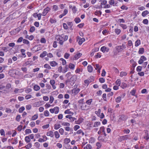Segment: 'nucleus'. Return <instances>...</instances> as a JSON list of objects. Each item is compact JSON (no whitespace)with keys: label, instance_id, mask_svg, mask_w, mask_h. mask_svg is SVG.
Returning a JSON list of instances; mask_svg holds the SVG:
<instances>
[{"label":"nucleus","instance_id":"nucleus-1","mask_svg":"<svg viewBox=\"0 0 149 149\" xmlns=\"http://www.w3.org/2000/svg\"><path fill=\"white\" fill-rule=\"evenodd\" d=\"M63 37L60 35H56L55 37V39H56L57 41H59V43L61 45H62L63 44L64 41L61 38H63Z\"/></svg>","mask_w":149,"mask_h":149},{"label":"nucleus","instance_id":"nucleus-2","mask_svg":"<svg viewBox=\"0 0 149 149\" xmlns=\"http://www.w3.org/2000/svg\"><path fill=\"white\" fill-rule=\"evenodd\" d=\"M49 111L51 113H55L56 114L58 113L59 111V108L58 107H56L53 109H49Z\"/></svg>","mask_w":149,"mask_h":149},{"label":"nucleus","instance_id":"nucleus-3","mask_svg":"<svg viewBox=\"0 0 149 149\" xmlns=\"http://www.w3.org/2000/svg\"><path fill=\"white\" fill-rule=\"evenodd\" d=\"M0 92L6 93H8V92L6 89L5 86L0 84Z\"/></svg>","mask_w":149,"mask_h":149},{"label":"nucleus","instance_id":"nucleus-4","mask_svg":"<svg viewBox=\"0 0 149 149\" xmlns=\"http://www.w3.org/2000/svg\"><path fill=\"white\" fill-rule=\"evenodd\" d=\"M77 41L78 42V44L80 45H81L85 41V39L84 38H81L79 36H77Z\"/></svg>","mask_w":149,"mask_h":149},{"label":"nucleus","instance_id":"nucleus-5","mask_svg":"<svg viewBox=\"0 0 149 149\" xmlns=\"http://www.w3.org/2000/svg\"><path fill=\"white\" fill-rule=\"evenodd\" d=\"M80 106L82 110H87L88 109V107L86 105L85 102H84L83 104H81V105Z\"/></svg>","mask_w":149,"mask_h":149},{"label":"nucleus","instance_id":"nucleus-6","mask_svg":"<svg viewBox=\"0 0 149 149\" xmlns=\"http://www.w3.org/2000/svg\"><path fill=\"white\" fill-rule=\"evenodd\" d=\"M128 117L124 115H122L119 116V121H124L127 119Z\"/></svg>","mask_w":149,"mask_h":149},{"label":"nucleus","instance_id":"nucleus-7","mask_svg":"<svg viewBox=\"0 0 149 149\" xmlns=\"http://www.w3.org/2000/svg\"><path fill=\"white\" fill-rule=\"evenodd\" d=\"M147 60V58L146 57L144 56H141L139 60L138 61V63L140 64H141L144 61H146Z\"/></svg>","mask_w":149,"mask_h":149},{"label":"nucleus","instance_id":"nucleus-8","mask_svg":"<svg viewBox=\"0 0 149 149\" xmlns=\"http://www.w3.org/2000/svg\"><path fill=\"white\" fill-rule=\"evenodd\" d=\"M50 10V8L49 7H46L44 10L42 14V15L43 16H45Z\"/></svg>","mask_w":149,"mask_h":149},{"label":"nucleus","instance_id":"nucleus-9","mask_svg":"<svg viewBox=\"0 0 149 149\" xmlns=\"http://www.w3.org/2000/svg\"><path fill=\"white\" fill-rule=\"evenodd\" d=\"M80 90V89L78 88L73 89L72 90V94H74V95H76L79 93Z\"/></svg>","mask_w":149,"mask_h":149},{"label":"nucleus","instance_id":"nucleus-10","mask_svg":"<svg viewBox=\"0 0 149 149\" xmlns=\"http://www.w3.org/2000/svg\"><path fill=\"white\" fill-rule=\"evenodd\" d=\"M50 83L52 86V87L54 89H55L56 88V86L54 85L55 84V81L54 80H51L50 81Z\"/></svg>","mask_w":149,"mask_h":149},{"label":"nucleus","instance_id":"nucleus-11","mask_svg":"<svg viewBox=\"0 0 149 149\" xmlns=\"http://www.w3.org/2000/svg\"><path fill=\"white\" fill-rule=\"evenodd\" d=\"M84 120V119L82 118H79L78 120L77 121H75V123L77 124H80Z\"/></svg>","mask_w":149,"mask_h":149},{"label":"nucleus","instance_id":"nucleus-12","mask_svg":"<svg viewBox=\"0 0 149 149\" xmlns=\"http://www.w3.org/2000/svg\"><path fill=\"white\" fill-rule=\"evenodd\" d=\"M82 55V54L81 53H78L76 54L73 58L74 60H76L79 58Z\"/></svg>","mask_w":149,"mask_h":149},{"label":"nucleus","instance_id":"nucleus-13","mask_svg":"<svg viewBox=\"0 0 149 149\" xmlns=\"http://www.w3.org/2000/svg\"><path fill=\"white\" fill-rule=\"evenodd\" d=\"M49 64L51 66L53 67H54L58 65L57 63L54 61L50 62Z\"/></svg>","mask_w":149,"mask_h":149},{"label":"nucleus","instance_id":"nucleus-14","mask_svg":"<svg viewBox=\"0 0 149 149\" xmlns=\"http://www.w3.org/2000/svg\"><path fill=\"white\" fill-rule=\"evenodd\" d=\"M47 135L48 136H50L51 137H52L54 136V133L52 131H49L47 133Z\"/></svg>","mask_w":149,"mask_h":149},{"label":"nucleus","instance_id":"nucleus-15","mask_svg":"<svg viewBox=\"0 0 149 149\" xmlns=\"http://www.w3.org/2000/svg\"><path fill=\"white\" fill-rule=\"evenodd\" d=\"M149 14V12L148 10H146L143 11L141 15L143 17H144Z\"/></svg>","mask_w":149,"mask_h":149},{"label":"nucleus","instance_id":"nucleus-16","mask_svg":"<svg viewBox=\"0 0 149 149\" xmlns=\"http://www.w3.org/2000/svg\"><path fill=\"white\" fill-rule=\"evenodd\" d=\"M100 130H101L102 132L103 133L104 135L105 136H106V134L105 132V128L104 127V126L101 127L100 128Z\"/></svg>","mask_w":149,"mask_h":149},{"label":"nucleus","instance_id":"nucleus-17","mask_svg":"<svg viewBox=\"0 0 149 149\" xmlns=\"http://www.w3.org/2000/svg\"><path fill=\"white\" fill-rule=\"evenodd\" d=\"M114 31L117 35H118L120 33L121 31L120 29L117 28L115 29Z\"/></svg>","mask_w":149,"mask_h":149},{"label":"nucleus","instance_id":"nucleus-18","mask_svg":"<svg viewBox=\"0 0 149 149\" xmlns=\"http://www.w3.org/2000/svg\"><path fill=\"white\" fill-rule=\"evenodd\" d=\"M88 71L89 72H91L93 70V68L91 65H89L87 67Z\"/></svg>","mask_w":149,"mask_h":149},{"label":"nucleus","instance_id":"nucleus-19","mask_svg":"<svg viewBox=\"0 0 149 149\" xmlns=\"http://www.w3.org/2000/svg\"><path fill=\"white\" fill-rule=\"evenodd\" d=\"M40 102H37L34 103V105L35 107H39L41 105Z\"/></svg>","mask_w":149,"mask_h":149},{"label":"nucleus","instance_id":"nucleus-20","mask_svg":"<svg viewBox=\"0 0 149 149\" xmlns=\"http://www.w3.org/2000/svg\"><path fill=\"white\" fill-rule=\"evenodd\" d=\"M22 92V89H19L18 88H15L14 91L15 93L17 94L19 93H21Z\"/></svg>","mask_w":149,"mask_h":149},{"label":"nucleus","instance_id":"nucleus-21","mask_svg":"<svg viewBox=\"0 0 149 149\" xmlns=\"http://www.w3.org/2000/svg\"><path fill=\"white\" fill-rule=\"evenodd\" d=\"M47 54V52L46 51H43L42 53L40 54V56L41 58H43Z\"/></svg>","mask_w":149,"mask_h":149},{"label":"nucleus","instance_id":"nucleus-22","mask_svg":"<svg viewBox=\"0 0 149 149\" xmlns=\"http://www.w3.org/2000/svg\"><path fill=\"white\" fill-rule=\"evenodd\" d=\"M95 68V70H98L99 69H101V66L99 65L98 64H96L94 65Z\"/></svg>","mask_w":149,"mask_h":149},{"label":"nucleus","instance_id":"nucleus-23","mask_svg":"<svg viewBox=\"0 0 149 149\" xmlns=\"http://www.w3.org/2000/svg\"><path fill=\"white\" fill-rule=\"evenodd\" d=\"M69 68L72 70H74L75 67V65L72 63H70L68 65Z\"/></svg>","mask_w":149,"mask_h":149},{"label":"nucleus","instance_id":"nucleus-24","mask_svg":"<svg viewBox=\"0 0 149 149\" xmlns=\"http://www.w3.org/2000/svg\"><path fill=\"white\" fill-rule=\"evenodd\" d=\"M127 74V73L125 72H120V76L121 77H122L124 76H126Z\"/></svg>","mask_w":149,"mask_h":149},{"label":"nucleus","instance_id":"nucleus-25","mask_svg":"<svg viewBox=\"0 0 149 149\" xmlns=\"http://www.w3.org/2000/svg\"><path fill=\"white\" fill-rule=\"evenodd\" d=\"M40 87L37 85H35L33 87L34 90L36 91H37L40 90Z\"/></svg>","mask_w":149,"mask_h":149},{"label":"nucleus","instance_id":"nucleus-26","mask_svg":"<svg viewBox=\"0 0 149 149\" xmlns=\"http://www.w3.org/2000/svg\"><path fill=\"white\" fill-rule=\"evenodd\" d=\"M119 26L120 27H122V29H126L127 28V26L125 24H119Z\"/></svg>","mask_w":149,"mask_h":149},{"label":"nucleus","instance_id":"nucleus-27","mask_svg":"<svg viewBox=\"0 0 149 149\" xmlns=\"http://www.w3.org/2000/svg\"><path fill=\"white\" fill-rule=\"evenodd\" d=\"M25 140L27 143L31 141V139L29 136H26L25 138Z\"/></svg>","mask_w":149,"mask_h":149},{"label":"nucleus","instance_id":"nucleus-28","mask_svg":"<svg viewBox=\"0 0 149 149\" xmlns=\"http://www.w3.org/2000/svg\"><path fill=\"white\" fill-rule=\"evenodd\" d=\"M55 137L56 139H58L60 137V134L57 131H55L54 132Z\"/></svg>","mask_w":149,"mask_h":149},{"label":"nucleus","instance_id":"nucleus-29","mask_svg":"<svg viewBox=\"0 0 149 149\" xmlns=\"http://www.w3.org/2000/svg\"><path fill=\"white\" fill-rule=\"evenodd\" d=\"M64 113L65 114H71L72 115H73L74 114V113L70 111V110H66L64 111Z\"/></svg>","mask_w":149,"mask_h":149},{"label":"nucleus","instance_id":"nucleus-30","mask_svg":"<svg viewBox=\"0 0 149 149\" xmlns=\"http://www.w3.org/2000/svg\"><path fill=\"white\" fill-rule=\"evenodd\" d=\"M38 114H36L33 115L31 118V120H36L37 118H38Z\"/></svg>","mask_w":149,"mask_h":149},{"label":"nucleus","instance_id":"nucleus-31","mask_svg":"<svg viewBox=\"0 0 149 149\" xmlns=\"http://www.w3.org/2000/svg\"><path fill=\"white\" fill-rule=\"evenodd\" d=\"M92 148V146L90 144H87L86 147L84 148V149H91Z\"/></svg>","mask_w":149,"mask_h":149},{"label":"nucleus","instance_id":"nucleus-32","mask_svg":"<svg viewBox=\"0 0 149 149\" xmlns=\"http://www.w3.org/2000/svg\"><path fill=\"white\" fill-rule=\"evenodd\" d=\"M141 44V41L139 40H137L135 43V46L136 47H137L139 46Z\"/></svg>","mask_w":149,"mask_h":149},{"label":"nucleus","instance_id":"nucleus-33","mask_svg":"<svg viewBox=\"0 0 149 149\" xmlns=\"http://www.w3.org/2000/svg\"><path fill=\"white\" fill-rule=\"evenodd\" d=\"M102 12L100 10L96 11L95 13V14L96 15L100 16L102 14Z\"/></svg>","mask_w":149,"mask_h":149},{"label":"nucleus","instance_id":"nucleus-34","mask_svg":"<svg viewBox=\"0 0 149 149\" xmlns=\"http://www.w3.org/2000/svg\"><path fill=\"white\" fill-rule=\"evenodd\" d=\"M60 124H55L54 126V128L55 130H58L61 127Z\"/></svg>","mask_w":149,"mask_h":149},{"label":"nucleus","instance_id":"nucleus-35","mask_svg":"<svg viewBox=\"0 0 149 149\" xmlns=\"http://www.w3.org/2000/svg\"><path fill=\"white\" fill-rule=\"evenodd\" d=\"M70 140L69 139L66 138L64 140V143L66 144H68L70 142Z\"/></svg>","mask_w":149,"mask_h":149},{"label":"nucleus","instance_id":"nucleus-36","mask_svg":"<svg viewBox=\"0 0 149 149\" xmlns=\"http://www.w3.org/2000/svg\"><path fill=\"white\" fill-rule=\"evenodd\" d=\"M144 52V49L143 48H140L139 49L138 52L139 54H142Z\"/></svg>","mask_w":149,"mask_h":149},{"label":"nucleus","instance_id":"nucleus-37","mask_svg":"<svg viewBox=\"0 0 149 149\" xmlns=\"http://www.w3.org/2000/svg\"><path fill=\"white\" fill-rule=\"evenodd\" d=\"M121 136L122 137L123 140H127V139H128V138L129 136V135H127Z\"/></svg>","mask_w":149,"mask_h":149},{"label":"nucleus","instance_id":"nucleus-38","mask_svg":"<svg viewBox=\"0 0 149 149\" xmlns=\"http://www.w3.org/2000/svg\"><path fill=\"white\" fill-rule=\"evenodd\" d=\"M44 68H47L48 70H49L51 69V67L47 63H46L44 65Z\"/></svg>","mask_w":149,"mask_h":149},{"label":"nucleus","instance_id":"nucleus-39","mask_svg":"<svg viewBox=\"0 0 149 149\" xmlns=\"http://www.w3.org/2000/svg\"><path fill=\"white\" fill-rule=\"evenodd\" d=\"M21 52L22 53V54L24 57H25L26 55H25L24 52L25 51V50L24 49H22L20 50Z\"/></svg>","mask_w":149,"mask_h":149},{"label":"nucleus","instance_id":"nucleus-40","mask_svg":"<svg viewBox=\"0 0 149 149\" xmlns=\"http://www.w3.org/2000/svg\"><path fill=\"white\" fill-rule=\"evenodd\" d=\"M35 30V28L34 26H32L31 27L30 30L29 32L31 33H32Z\"/></svg>","mask_w":149,"mask_h":149},{"label":"nucleus","instance_id":"nucleus-41","mask_svg":"<svg viewBox=\"0 0 149 149\" xmlns=\"http://www.w3.org/2000/svg\"><path fill=\"white\" fill-rule=\"evenodd\" d=\"M123 89H124L127 86V84L126 83L124 82H123L121 84V86H120Z\"/></svg>","mask_w":149,"mask_h":149},{"label":"nucleus","instance_id":"nucleus-42","mask_svg":"<svg viewBox=\"0 0 149 149\" xmlns=\"http://www.w3.org/2000/svg\"><path fill=\"white\" fill-rule=\"evenodd\" d=\"M92 99H90L87 100L86 101V103L88 105H90L91 104V103L92 102Z\"/></svg>","mask_w":149,"mask_h":149},{"label":"nucleus","instance_id":"nucleus-43","mask_svg":"<svg viewBox=\"0 0 149 149\" xmlns=\"http://www.w3.org/2000/svg\"><path fill=\"white\" fill-rule=\"evenodd\" d=\"M121 83V81L120 79H118L116 81V84L118 86H120Z\"/></svg>","mask_w":149,"mask_h":149},{"label":"nucleus","instance_id":"nucleus-44","mask_svg":"<svg viewBox=\"0 0 149 149\" xmlns=\"http://www.w3.org/2000/svg\"><path fill=\"white\" fill-rule=\"evenodd\" d=\"M117 51L118 52H121L123 50L121 46H118L117 48Z\"/></svg>","mask_w":149,"mask_h":149},{"label":"nucleus","instance_id":"nucleus-45","mask_svg":"<svg viewBox=\"0 0 149 149\" xmlns=\"http://www.w3.org/2000/svg\"><path fill=\"white\" fill-rule=\"evenodd\" d=\"M44 115L45 116H48L49 115V112L47 110H46L44 111Z\"/></svg>","mask_w":149,"mask_h":149},{"label":"nucleus","instance_id":"nucleus-46","mask_svg":"<svg viewBox=\"0 0 149 149\" xmlns=\"http://www.w3.org/2000/svg\"><path fill=\"white\" fill-rule=\"evenodd\" d=\"M32 147V144L31 143H29L25 146V148L27 149H29Z\"/></svg>","mask_w":149,"mask_h":149},{"label":"nucleus","instance_id":"nucleus-47","mask_svg":"<svg viewBox=\"0 0 149 149\" xmlns=\"http://www.w3.org/2000/svg\"><path fill=\"white\" fill-rule=\"evenodd\" d=\"M74 21L75 22V23H79L81 21V20L79 18V17H77L75 18L74 19Z\"/></svg>","mask_w":149,"mask_h":149},{"label":"nucleus","instance_id":"nucleus-48","mask_svg":"<svg viewBox=\"0 0 149 149\" xmlns=\"http://www.w3.org/2000/svg\"><path fill=\"white\" fill-rule=\"evenodd\" d=\"M121 100V97L120 96H119L116 98L115 101L117 103L120 102Z\"/></svg>","mask_w":149,"mask_h":149},{"label":"nucleus","instance_id":"nucleus-49","mask_svg":"<svg viewBox=\"0 0 149 149\" xmlns=\"http://www.w3.org/2000/svg\"><path fill=\"white\" fill-rule=\"evenodd\" d=\"M100 125V123L99 122H95L94 123L93 127H95L98 126Z\"/></svg>","mask_w":149,"mask_h":149},{"label":"nucleus","instance_id":"nucleus-50","mask_svg":"<svg viewBox=\"0 0 149 149\" xmlns=\"http://www.w3.org/2000/svg\"><path fill=\"white\" fill-rule=\"evenodd\" d=\"M144 138L145 139L147 140L149 139V137L148 136V134L147 132H146L144 136Z\"/></svg>","mask_w":149,"mask_h":149},{"label":"nucleus","instance_id":"nucleus-51","mask_svg":"<svg viewBox=\"0 0 149 149\" xmlns=\"http://www.w3.org/2000/svg\"><path fill=\"white\" fill-rule=\"evenodd\" d=\"M109 3L110 5L114 6V4L115 3L114 0H110L109 1Z\"/></svg>","mask_w":149,"mask_h":149},{"label":"nucleus","instance_id":"nucleus-52","mask_svg":"<svg viewBox=\"0 0 149 149\" xmlns=\"http://www.w3.org/2000/svg\"><path fill=\"white\" fill-rule=\"evenodd\" d=\"M117 22L120 23H125V21L124 19H118Z\"/></svg>","mask_w":149,"mask_h":149},{"label":"nucleus","instance_id":"nucleus-53","mask_svg":"<svg viewBox=\"0 0 149 149\" xmlns=\"http://www.w3.org/2000/svg\"><path fill=\"white\" fill-rule=\"evenodd\" d=\"M107 49V47L104 46H103L101 48V50L103 52H104L105 51H106V49Z\"/></svg>","mask_w":149,"mask_h":149},{"label":"nucleus","instance_id":"nucleus-54","mask_svg":"<svg viewBox=\"0 0 149 149\" xmlns=\"http://www.w3.org/2000/svg\"><path fill=\"white\" fill-rule=\"evenodd\" d=\"M68 66L66 65L65 67V68H64L62 72L63 73H65L68 71Z\"/></svg>","mask_w":149,"mask_h":149},{"label":"nucleus","instance_id":"nucleus-55","mask_svg":"<svg viewBox=\"0 0 149 149\" xmlns=\"http://www.w3.org/2000/svg\"><path fill=\"white\" fill-rule=\"evenodd\" d=\"M54 97L52 96H50L49 98V102L50 104H52L54 101Z\"/></svg>","mask_w":149,"mask_h":149},{"label":"nucleus","instance_id":"nucleus-56","mask_svg":"<svg viewBox=\"0 0 149 149\" xmlns=\"http://www.w3.org/2000/svg\"><path fill=\"white\" fill-rule=\"evenodd\" d=\"M70 55L68 53H65V54L64 57L66 59H68Z\"/></svg>","mask_w":149,"mask_h":149},{"label":"nucleus","instance_id":"nucleus-57","mask_svg":"<svg viewBox=\"0 0 149 149\" xmlns=\"http://www.w3.org/2000/svg\"><path fill=\"white\" fill-rule=\"evenodd\" d=\"M23 42L24 44H25L27 45L29 44V41L28 40H26L25 39H24L23 40Z\"/></svg>","mask_w":149,"mask_h":149},{"label":"nucleus","instance_id":"nucleus-58","mask_svg":"<svg viewBox=\"0 0 149 149\" xmlns=\"http://www.w3.org/2000/svg\"><path fill=\"white\" fill-rule=\"evenodd\" d=\"M50 22L52 24L56 23V19H55L51 18L50 19Z\"/></svg>","mask_w":149,"mask_h":149},{"label":"nucleus","instance_id":"nucleus-59","mask_svg":"<svg viewBox=\"0 0 149 149\" xmlns=\"http://www.w3.org/2000/svg\"><path fill=\"white\" fill-rule=\"evenodd\" d=\"M21 118V116L19 115H18L16 118V120L18 122H19L20 121V120Z\"/></svg>","mask_w":149,"mask_h":149},{"label":"nucleus","instance_id":"nucleus-60","mask_svg":"<svg viewBox=\"0 0 149 149\" xmlns=\"http://www.w3.org/2000/svg\"><path fill=\"white\" fill-rule=\"evenodd\" d=\"M78 103H79V105L80 106L81 104H83L84 103V99H82L79 100L78 101Z\"/></svg>","mask_w":149,"mask_h":149},{"label":"nucleus","instance_id":"nucleus-61","mask_svg":"<svg viewBox=\"0 0 149 149\" xmlns=\"http://www.w3.org/2000/svg\"><path fill=\"white\" fill-rule=\"evenodd\" d=\"M25 109V108L23 107H22L20 108L19 110V113H22Z\"/></svg>","mask_w":149,"mask_h":149},{"label":"nucleus","instance_id":"nucleus-62","mask_svg":"<svg viewBox=\"0 0 149 149\" xmlns=\"http://www.w3.org/2000/svg\"><path fill=\"white\" fill-rule=\"evenodd\" d=\"M65 130L66 131H72V129L71 128L69 127H66L65 128Z\"/></svg>","mask_w":149,"mask_h":149},{"label":"nucleus","instance_id":"nucleus-63","mask_svg":"<svg viewBox=\"0 0 149 149\" xmlns=\"http://www.w3.org/2000/svg\"><path fill=\"white\" fill-rule=\"evenodd\" d=\"M58 7L56 5H54L53 6L52 9L55 11L57 10L58 9Z\"/></svg>","mask_w":149,"mask_h":149},{"label":"nucleus","instance_id":"nucleus-64","mask_svg":"<svg viewBox=\"0 0 149 149\" xmlns=\"http://www.w3.org/2000/svg\"><path fill=\"white\" fill-rule=\"evenodd\" d=\"M59 132L61 135H63L64 132V130L62 128H60L59 130Z\"/></svg>","mask_w":149,"mask_h":149}]
</instances>
